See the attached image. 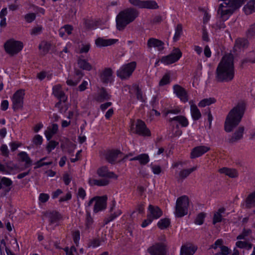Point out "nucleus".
Returning <instances> with one entry per match:
<instances>
[{
    "instance_id": "obj_33",
    "label": "nucleus",
    "mask_w": 255,
    "mask_h": 255,
    "mask_svg": "<svg viewBox=\"0 0 255 255\" xmlns=\"http://www.w3.org/2000/svg\"><path fill=\"white\" fill-rule=\"evenodd\" d=\"M109 180L107 179H90L89 183L91 185H97L98 186H106L109 184Z\"/></svg>"
},
{
    "instance_id": "obj_54",
    "label": "nucleus",
    "mask_w": 255,
    "mask_h": 255,
    "mask_svg": "<svg viewBox=\"0 0 255 255\" xmlns=\"http://www.w3.org/2000/svg\"><path fill=\"white\" fill-rule=\"evenodd\" d=\"M24 17L26 21L27 22L30 23L33 21L35 19L36 15L34 13H28L25 15Z\"/></svg>"
},
{
    "instance_id": "obj_4",
    "label": "nucleus",
    "mask_w": 255,
    "mask_h": 255,
    "mask_svg": "<svg viewBox=\"0 0 255 255\" xmlns=\"http://www.w3.org/2000/svg\"><path fill=\"white\" fill-rule=\"evenodd\" d=\"M188 206L189 198L187 196L184 195L178 198L175 206V216L181 218L187 215Z\"/></svg>"
},
{
    "instance_id": "obj_45",
    "label": "nucleus",
    "mask_w": 255,
    "mask_h": 255,
    "mask_svg": "<svg viewBox=\"0 0 255 255\" xmlns=\"http://www.w3.org/2000/svg\"><path fill=\"white\" fill-rule=\"evenodd\" d=\"M255 36V23L252 24L246 31V36L248 38H252Z\"/></svg>"
},
{
    "instance_id": "obj_27",
    "label": "nucleus",
    "mask_w": 255,
    "mask_h": 255,
    "mask_svg": "<svg viewBox=\"0 0 255 255\" xmlns=\"http://www.w3.org/2000/svg\"><path fill=\"white\" fill-rule=\"evenodd\" d=\"M221 173H224L231 178H236L238 176V173L236 169L223 167L219 169Z\"/></svg>"
},
{
    "instance_id": "obj_21",
    "label": "nucleus",
    "mask_w": 255,
    "mask_h": 255,
    "mask_svg": "<svg viewBox=\"0 0 255 255\" xmlns=\"http://www.w3.org/2000/svg\"><path fill=\"white\" fill-rule=\"evenodd\" d=\"M118 40L115 39H104L99 37L95 40V44L98 47L107 46L116 43Z\"/></svg>"
},
{
    "instance_id": "obj_1",
    "label": "nucleus",
    "mask_w": 255,
    "mask_h": 255,
    "mask_svg": "<svg viewBox=\"0 0 255 255\" xmlns=\"http://www.w3.org/2000/svg\"><path fill=\"white\" fill-rule=\"evenodd\" d=\"M235 76L234 56L229 54L224 56L216 70V79L219 82H229Z\"/></svg>"
},
{
    "instance_id": "obj_13",
    "label": "nucleus",
    "mask_w": 255,
    "mask_h": 255,
    "mask_svg": "<svg viewBox=\"0 0 255 255\" xmlns=\"http://www.w3.org/2000/svg\"><path fill=\"white\" fill-rule=\"evenodd\" d=\"M107 197L103 196L97 197L94 207V211L97 213L100 211L105 209L106 208Z\"/></svg>"
},
{
    "instance_id": "obj_62",
    "label": "nucleus",
    "mask_w": 255,
    "mask_h": 255,
    "mask_svg": "<svg viewBox=\"0 0 255 255\" xmlns=\"http://www.w3.org/2000/svg\"><path fill=\"white\" fill-rule=\"evenodd\" d=\"M152 221L153 220L151 219L150 217L147 216V219L142 222L141 226L142 228H145L147 227L149 224H150Z\"/></svg>"
},
{
    "instance_id": "obj_25",
    "label": "nucleus",
    "mask_w": 255,
    "mask_h": 255,
    "mask_svg": "<svg viewBox=\"0 0 255 255\" xmlns=\"http://www.w3.org/2000/svg\"><path fill=\"white\" fill-rule=\"evenodd\" d=\"M249 42L248 40L244 38H238L235 42L234 48L236 49H244L248 47Z\"/></svg>"
},
{
    "instance_id": "obj_56",
    "label": "nucleus",
    "mask_w": 255,
    "mask_h": 255,
    "mask_svg": "<svg viewBox=\"0 0 255 255\" xmlns=\"http://www.w3.org/2000/svg\"><path fill=\"white\" fill-rule=\"evenodd\" d=\"M0 151L3 156L7 157L8 156L9 151L7 146L5 144H2L0 147Z\"/></svg>"
},
{
    "instance_id": "obj_53",
    "label": "nucleus",
    "mask_w": 255,
    "mask_h": 255,
    "mask_svg": "<svg viewBox=\"0 0 255 255\" xmlns=\"http://www.w3.org/2000/svg\"><path fill=\"white\" fill-rule=\"evenodd\" d=\"M42 141V136L39 134L35 135L33 138V142L36 145H41Z\"/></svg>"
},
{
    "instance_id": "obj_46",
    "label": "nucleus",
    "mask_w": 255,
    "mask_h": 255,
    "mask_svg": "<svg viewBox=\"0 0 255 255\" xmlns=\"http://www.w3.org/2000/svg\"><path fill=\"white\" fill-rule=\"evenodd\" d=\"M206 217V214L204 212L200 213L195 220V223L197 225H201L204 223V219Z\"/></svg>"
},
{
    "instance_id": "obj_57",
    "label": "nucleus",
    "mask_w": 255,
    "mask_h": 255,
    "mask_svg": "<svg viewBox=\"0 0 255 255\" xmlns=\"http://www.w3.org/2000/svg\"><path fill=\"white\" fill-rule=\"evenodd\" d=\"M49 196L45 193H41L39 196V200L42 203H45L49 199Z\"/></svg>"
},
{
    "instance_id": "obj_60",
    "label": "nucleus",
    "mask_w": 255,
    "mask_h": 255,
    "mask_svg": "<svg viewBox=\"0 0 255 255\" xmlns=\"http://www.w3.org/2000/svg\"><path fill=\"white\" fill-rule=\"evenodd\" d=\"M80 232L79 231H76L73 234V239L74 243L77 244L80 240Z\"/></svg>"
},
{
    "instance_id": "obj_50",
    "label": "nucleus",
    "mask_w": 255,
    "mask_h": 255,
    "mask_svg": "<svg viewBox=\"0 0 255 255\" xmlns=\"http://www.w3.org/2000/svg\"><path fill=\"white\" fill-rule=\"evenodd\" d=\"M101 244V240L99 239L95 238L91 240L88 244V247L96 248L99 246Z\"/></svg>"
},
{
    "instance_id": "obj_39",
    "label": "nucleus",
    "mask_w": 255,
    "mask_h": 255,
    "mask_svg": "<svg viewBox=\"0 0 255 255\" xmlns=\"http://www.w3.org/2000/svg\"><path fill=\"white\" fill-rule=\"evenodd\" d=\"M170 224V221L169 219L164 218L161 219L157 223L158 227L161 229L163 230L166 229L169 227Z\"/></svg>"
},
{
    "instance_id": "obj_3",
    "label": "nucleus",
    "mask_w": 255,
    "mask_h": 255,
    "mask_svg": "<svg viewBox=\"0 0 255 255\" xmlns=\"http://www.w3.org/2000/svg\"><path fill=\"white\" fill-rule=\"evenodd\" d=\"M138 15V11L133 8H127L121 11L116 17L117 29L123 30L128 24L134 21Z\"/></svg>"
},
{
    "instance_id": "obj_8",
    "label": "nucleus",
    "mask_w": 255,
    "mask_h": 255,
    "mask_svg": "<svg viewBox=\"0 0 255 255\" xmlns=\"http://www.w3.org/2000/svg\"><path fill=\"white\" fill-rule=\"evenodd\" d=\"M181 56L182 52L179 48H176L168 55L163 56L161 61L165 64H170L177 61Z\"/></svg>"
},
{
    "instance_id": "obj_32",
    "label": "nucleus",
    "mask_w": 255,
    "mask_h": 255,
    "mask_svg": "<svg viewBox=\"0 0 255 255\" xmlns=\"http://www.w3.org/2000/svg\"><path fill=\"white\" fill-rule=\"evenodd\" d=\"M131 160H138L142 165L146 164L149 160V156L147 154L143 153L135 156L130 159Z\"/></svg>"
},
{
    "instance_id": "obj_42",
    "label": "nucleus",
    "mask_w": 255,
    "mask_h": 255,
    "mask_svg": "<svg viewBox=\"0 0 255 255\" xmlns=\"http://www.w3.org/2000/svg\"><path fill=\"white\" fill-rule=\"evenodd\" d=\"M94 222L93 218L91 217L90 213L89 211L86 212L85 225L86 228L87 229L91 227L92 225Z\"/></svg>"
},
{
    "instance_id": "obj_64",
    "label": "nucleus",
    "mask_w": 255,
    "mask_h": 255,
    "mask_svg": "<svg viewBox=\"0 0 255 255\" xmlns=\"http://www.w3.org/2000/svg\"><path fill=\"white\" fill-rule=\"evenodd\" d=\"M90 48V45L89 44H87L86 45H83L82 47L81 48L80 50V53H87Z\"/></svg>"
},
{
    "instance_id": "obj_38",
    "label": "nucleus",
    "mask_w": 255,
    "mask_h": 255,
    "mask_svg": "<svg viewBox=\"0 0 255 255\" xmlns=\"http://www.w3.org/2000/svg\"><path fill=\"white\" fill-rule=\"evenodd\" d=\"M216 100L214 98H209L204 99L201 100L198 104L199 107H205L207 106H209L216 102Z\"/></svg>"
},
{
    "instance_id": "obj_9",
    "label": "nucleus",
    "mask_w": 255,
    "mask_h": 255,
    "mask_svg": "<svg viewBox=\"0 0 255 255\" xmlns=\"http://www.w3.org/2000/svg\"><path fill=\"white\" fill-rule=\"evenodd\" d=\"M147 252L150 255H166L167 249L164 244L158 243L149 247Z\"/></svg>"
},
{
    "instance_id": "obj_11",
    "label": "nucleus",
    "mask_w": 255,
    "mask_h": 255,
    "mask_svg": "<svg viewBox=\"0 0 255 255\" xmlns=\"http://www.w3.org/2000/svg\"><path fill=\"white\" fill-rule=\"evenodd\" d=\"M210 149V148L204 145L198 146L193 148L190 153L192 159L201 156Z\"/></svg>"
},
{
    "instance_id": "obj_26",
    "label": "nucleus",
    "mask_w": 255,
    "mask_h": 255,
    "mask_svg": "<svg viewBox=\"0 0 255 255\" xmlns=\"http://www.w3.org/2000/svg\"><path fill=\"white\" fill-rule=\"evenodd\" d=\"M197 249L195 247L183 245L180 250V255H193Z\"/></svg>"
},
{
    "instance_id": "obj_29",
    "label": "nucleus",
    "mask_w": 255,
    "mask_h": 255,
    "mask_svg": "<svg viewBox=\"0 0 255 255\" xmlns=\"http://www.w3.org/2000/svg\"><path fill=\"white\" fill-rule=\"evenodd\" d=\"M48 217L50 219L49 221L51 224L58 222L62 218V216L58 212L56 211H53L50 212Z\"/></svg>"
},
{
    "instance_id": "obj_49",
    "label": "nucleus",
    "mask_w": 255,
    "mask_h": 255,
    "mask_svg": "<svg viewBox=\"0 0 255 255\" xmlns=\"http://www.w3.org/2000/svg\"><path fill=\"white\" fill-rule=\"evenodd\" d=\"M59 142L54 140H50L46 146V149L49 153L52 149H54L58 145Z\"/></svg>"
},
{
    "instance_id": "obj_24",
    "label": "nucleus",
    "mask_w": 255,
    "mask_h": 255,
    "mask_svg": "<svg viewBox=\"0 0 255 255\" xmlns=\"http://www.w3.org/2000/svg\"><path fill=\"white\" fill-rule=\"evenodd\" d=\"M20 161L25 162L24 168H27L32 165V161L27 153L24 151H21L18 154Z\"/></svg>"
},
{
    "instance_id": "obj_34",
    "label": "nucleus",
    "mask_w": 255,
    "mask_h": 255,
    "mask_svg": "<svg viewBox=\"0 0 255 255\" xmlns=\"http://www.w3.org/2000/svg\"><path fill=\"white\" fill-rule=\"evenodd\" d=\"M246 14H250L255 11V0H251L244 7Z\"/></svg>"
},
{
    "instance_id": "obj_63",
    "label": "nucleus",
    "mask_w": 255,
    "mask_h": 255,
    "mask_svg": "<svg viewBox=\"0 0 255 255\" xmlns=\"http://www.w3.org/2000/svg\"><path fill=\"white\" fill-rule=\"evenodd\" d=\"M42 30V27L40 26L34 27L32 29L31 31V34L37 35L41 32Z\"/></svg>"
},
{
    "instance_id": "obj_55",
    "label": "nucleus",
    "mask_w": 255,
    "mask_h": 255,
    "mask_svg": "<svg viewBox=\"0 0 255 255\" xmlns=\"http://www.w3.org/2000/svg\"><path fill=\"white\" fill-rule=\"evenodd\" d=\"M152 172L155 174H159L161 172V168L159 165H151Z\"/></svg>"
},
{
    "instance_id": "obj_19",
    "label": "nucleus",
    "mask_w": 255,
    "mask_h": 255,
    "mask_svg": "<svg viewBox=\"0 0 255 255\" xmlns=\"http://www.w3.org/2000/svg\"><path fill=\"white\" fill-rule=\"evenodd\" d=\"M164 43L163 41L154 38H149L147 43L148 48H157L159 51H162L164 49Z\"/></svg>"
},
{
    "instance_id": "obj_37",
    "label": "nucleus",
    "mask_w": 255,
    "mask_h": 255,
    "mask_svg": "<svg viewBox=\"0 0 255 255\" xmlns=\"http://www.w3.org/2000/svg\"><path fill=\"white\" fill-rule=\"evenodd\" d=\"M159 6L157 2L154 0H144L143 8L156 9Z\"/></svg>"
},
{
    "instance_id": "obj_14",
    "label": "nucleus",
    "mask_w": 255,
    "mask_h": 255,
    "mask_svg": "<svg viewBox=\"0 0 255 255\" xmlns=\"http://www.w3.org/2000/svg\"><path fill=\"white\" fill-rule=\"evenodd\" d=\"M148 210L149 213L147 216L153 220L159 218L162 215V210L158 206L149 205Z\"/></svg>"
},
{
    "instance_id": "obj_35",
    "label": "nucleus",
    "mask_w": 255,
    "mask_h": 255,
    "mask_svg": "<svg viewBox=\"0 0 255 255\" xmlns=\"http://www.w3.org/2000/svg\"><path fill=\"white\" fill-rule=\"evenodd\" d=\"M77 63L79 67L83 70L90 71L92 68V65L85 59H79Z\"/></svg>"
},
{
    "instance_id": "obj_48",
    "label": "nucleus",
    "mask_w": 255,
    "mask_h": 255,
    "mask_svg": "<svg viewBox=\"0 0 255 255\" xmlns=\"http://www.w3.org/2000/svg\"><path fill=\"white\" fill-rule=\"evenodd\" d=\"M39 48L42 49L43 54L44 55L49 51L50 48V44L47 42L42 43L39 45Z\"/></svg>"
},
{
    "instance_id": "obj_43",
    "label": "nucleus",
    "mask_w": 255,
    "mask_h": 255,
    "mask_svg": "<svg viewBox=\"0 0 255 255\" xmlns=\"http://www.w3.org/2000/svg\"><path fill=\"white\" fill-rule=\"evenodd\" d=\"M252 230L250 229H244L242 233L239 235L237 237V240H245L246 237L249 236L252 234Z\"/></svg>"
},
{
    "instance_id": "obj_5",
    "label": "nucleus",
    "mask_w": 255,
    "mask_h": 255,
    "mask_svg": "<svg viewBox=\"0 0 255 255\" xmlns=\"http://www.w3.org/2000/svg\"><path fill=\"white\" fill-rule=\"evenodd\" d=\"M136 63L134 61L123 65L117 71V75L122 80L128 79L135 69Z\"/></svg>"
},
{
    "instance_id": "obj_28",
    "label": "nucleus",
    "mask_w": 255,
    "mask_h": 255,
    "mask_svg": "<svg viewBox=\"0 0 255 255\" xmlns=\"http://www.w3.org/2000/svg\"><path fill=\"white\" fill-rule=\"evenodd\" d=\"M225 210V208L222 207L219 208L218 211L214 213L213 219V224L214 225H215L217 223L221 222L222 221V214L224 213Z\"/></svg>"
},
{
    "instance_id": "obj_36",
    "label": "nucleus",
    "mask_w": 255,
    "mask_h": 255,
    "mask_svg": "<svg viewBox=\"0 0 255 255\" xmlns=\"http://www.w3.org/2000/svg\"><path fill=\"white\" fill-rule=\"evenodd\" d=\"M245 207L247 209L255 207V199L251 193L246 199Z\"/></svg>"
},
{
    "instance_id": "obj_44",
    "label": "nucleus",
    "mask_w": 255,
    "mask_h": 255,
    "mask_svg": "<svg viewBox=\"0 0 255 255\" xmlns=\"http://www.w3.org/2000/svg\"><path fill=\"white\" fill-rule=\"evenodd\" d=\"M182 32V26L181 24H177L176 29H175V34L173 37V40L174 41H177L179 37H180V35H181Z\"/></svg>"
},
{
    "instance_id": "obj_16",
    "label": "nucleus",
    "mask_w": 255,
    "mask_h": 255,
    "mask_svg": "<svg viewBox=\"0 0 255 255\" xmlns=\"http://www.w3.org/2000/svg\"><path fill=\"white\" fill-rule=\"evenodd\" d=\"M245 128L243 126L239 127L234 132L232 137L228 139V142L230 143H234L243 137Z\"/></svg>"
},
{
    "instance_id": "obj_18",
    "label": "nucleus",
    "mask_w": 255,
    "mask_h": 255,
    "mask_svg": "<svg viewBox=\"0 0 255 255\" xmlns=\"http://www.w3.org/2000/svg\"><path fill=\"white\" fill-rule=\"evenodd\" d=\"M52 93L58 100L63 101V102H65L67 101V97L65 95L64 91L62 90V87L60 85H57L53 87Z\"/></svg>"
},
{
    "instance_id": "obj_22",
    "label": "nucleus",
    "mask_w": 255,
    "mask_h": 255,
    "mask_svg": "<svg viewBox=\"0 0 255 255\" xmlns=\"http://www.w3.org/2000/svg\"><path fill=\"white\" fill-rule=\"evenodd\" d=\"M111 98L110 95L105 88L102 87L98 95L95 98L96 101L98 102H103L105 100H109Z\"/></svg>"
},
{
    "instance_id": "obj_12",
    "label": "nucleus",
    "mask_w": 255,
    "mask_h": 255,
    "mask_svg": "<svg viewBox=\"0 0 255 255\" xmlns=\"http://www.w3.org/2000/svg\"><path fill=\"white\" fill-rule=\"evenodd\" d=\"M174 92L177 96L183 102H187L188 101L187 93L186 90L178 85H175L173 87Z\"/></svg>"
},
{
    "instance_id": "obj_15",
    "label": "nucleus",
    "mask_w": 255,
    "mask_h": 255,
    "mask_svg": "<svg viewBox=\"0 0 255 255\" xmlns=\"http://www.w3.org/2000/svg\"><path fill=\"white\" fill-rule=\"evenodd\" d=\"M122 153L118 149L109 150L106 153L105 157L106 160L111 164H114L116 160L120 154Z\"/></svg>"
},
{
    "instance_id": "obj_47",
    "label": "nucleus",
    "mask_w": 255,
    "mask_h": 255,
    "mask_svg": "<svg viewBox=\"0 0 255 255\" xmlns=\"http://www.w3.org/2000/svg\"><path fill=\"white\" fill-rule=\"evenodd\" d=\"M170 82V76L169 74H165L159 83L160 86H163L169 84Z\"/></svg>"
},
{
    "instance_id": "obj_2",
    "label": "nucleus",
    "mask_w": 255,
    "mask_h": 255,
    "mask_svg": "<svg viewBox=\"0 0 255 255\" xmlns=\"http://www.w3.org/2000/svg\"><path fill=\"white\" fill-rule=\"evenodd\" d=\"M246 110V103L241 101L230 111L224 123V129L226 132L232 131L239 125Z\"/></svg>"
},
{
    "instance_id": "obj_20",
    "label": "nucleus",
    "mask_w": 255,
    "mask_h": 255,
    "mask_svg": "<svg viewBox=\"0 0 255 255\" xmlns=\"http://www.w3.org/2000/svg\"><path fill=\"white\" fill-rule=\"evenodd\" d=\"M97 174L100 177H108L110 178L117 179L118 177L113 172L109 171L107 166H103L99 168L97 170Z\"/></svg>"
},
{
    "instance_id": "obj_10",
    "label": "nucleus",
    "mask_w": 255,
    "mask_h": 255,
    "mask_svg": "<svg viewBox=\"0 0 255 255\" xmlns=\"http://www.w3.org/2000/svg\"><path fill=\"white\" fill-rule=\"evenodd\" d=\"M136 133L142 136H150L149 129L146 127L145 124L141 120H137L136 124Z\"/></svg>"
},
{
    "instance_id": "obj_31",
    "label": "nucleus",
    "mask_w": 255,
    "mask_h": 255,
    "mask_svg": "<svg viewBox=\"0 0 255 255\" xmlns=\"http://www.w3.org/2000/svg\"><path fill=\"white\" fill-rule=\"evenodd\" d=\"M172 121L178 122L183 127H186L188 125V122L187 119L184 116H176L173 118H170L169 120V122H171Z\"/></svg>"
},
{
    "instance_id": "obj_7",
    "label": "nucleus",
    "mask_w": 255,
    "mask_h": 255,
    "mask_svg": "<svg viewBox=\"0 0 255 255\" xmlns=\"http://www.w3.org/2000/svg\"><path fill=\"white\" fill-rule=\"evenodd\" d=\"M24 90H17L13 95L12 98V109L14 111L21 109L23 107Z\"/></svg>"
},
{
    "instance_id": "obj_52",
    "label": "nucleus",
    "mask_w": 255,
    "mask_h": 255,
    "mask_svg": "<svg viewBox=\"0 0 255 255\" xmlns=\"http://www.w3.org/2000/svg\"><path fill=\"white\" fill-rule=\"evenodd\" d=\"M136 98L138 100L141 101L142 102H144L145 100L144 99V98L142 96V93L140 88L138 86H137L136 88Z\"/></svg>"
},
{
    "instance_id": "obj_58",
    "label": "nucleus",
    "mask_w": 255,
    "mask_h": 255,
    "mask_svg": "<svg viewBox=\"0 0 255 255\" xmlns=\"http://www.w3.org/2000/svg\"><path fill=\"white\" fill-rule=\"evenodd\" d=\"M220 249L221 255H228L230 254V250L228 247L221 246Z\"/></svg>"
},
{
    "instance_id": "obj_41",
    "label": "nucleus",
    "mask_w": 255,
    "mask_h": 255,
    "mask_svg": "<svg viewBox=\"0 0 255 255\" xmlns=\"http://www.w3.org/2000/svg\"><path fill=\"white\" fill-rule=\"evenodd\" d=\"M196 167H193L190 169H183L180 171L179 176L182 179L186 178L191 173L195 170Z\"/></svg>"
},
{
    "instance_id": "obj_6",
    "label": "nucleus",
    "mask_w": 255,
    "mask_h": 255,
    "mask_svg": "<svg viewBox=\"0 0 255 255\" xmlns=\"http://www.w3.org/2000/svg\"><path fill=\"white\" fill-rule=\"evenodd\" d=\"M23 46L22 42L14 39L7 40L4 45L5 51L10 55L18 53L22 50Z\"/></svg>"
},
{
    "instance_id": "obj_17",
    "label": "nucleus",
    "mask_w": 255,
    "mask_h": 255,
    "mask_svg": "<svg viewBox=\"0 0 255 255\" xmlns=\"http://www.w3.org/2000/svg\"><path fill=\"white\" fill-rule=\"evenodd\" d=\"M113 70L111 68H105L100 74L101 81L104 84L111 83L112 81Z\"/></svg>"
},
{
    "instance_id": "obj_61",
    "label": "nucleus",
    "mask_w": 255,
    "mask_h": 255,
    "mask_svg": "<svg viewBox=\"0 0 255 255\" xmlns=\"http://www.w3.org/2000/svg\"><path fill=\"white\" fill-rule=\"evenodd\" d=\"M71 198L72 194L71 192H68L65 196L61 197L59 201L60 202H64L70 200Z\"/></svg>"
},
{
    "instance_id": "obj_59",
    "label": "nucleus",
    "mask_w": 255,
    "mask_h": 255,
    "mask_svg": "<svg viewBox=\"0 0 255 255\" xmlns=\"http://www.w3.org/2000/svg\"><path fill=\"white\" fill-rule=\"evenodd\" d=\"M86 192L85 190L82 187H80L78 189V192L77 194V196L84 199L86 196Z\"/></svg>"
},
{
    "instance_id": "obj_40",
    "label": "nucleus",
    "mask_w": 255,
    "mask_h": 255,
    "mask_svg": "<svg viewBox=\"0 0 255 255\" xmlns=\"http://www.w3.org/2000/svg\"><path fill=\"white\" fill-rule=\"evenodd\" d=\"M236 246L241 249H247L250 250L253 246L252 244L245 241H238L236 242Z\"/></svg>"
},
{
    "instance_id": "obj_30",
    "label": "nucleus",
    "mask_w": 255,
    "mask_h": 255,
    "mask_svg": "<svg viewBox=\"0 0 255 255\" xmlns=\"http://www.w3.org/2000/svg\"><path fill=\"white\" fill-rule=\"evenodd\" d=\"M190 110L192 117L194 120H198L201 117V114L196 105L191 104Z\"/></svg>"
},
{
    "instance_id": "obj_23",
    "label": "nucleus",
    "mask_w": 255,
    "mask_h": 255,
    "mask_svg": "<svg viewBox=\"0 0 255 255\" xmlns=\"http://www.w3.org/2000/svg\"><path fill=\"white\" fill-rule=\"evenodd\" d=\"M12 184V181L9 178L5 177H0V189L2 188L5 187V192L6 193L8 192L11 189L10 186Z\"/></svg>"
},
{
    "instance_id": "obj_51",
    "label": "nucleus",
    "mask_w": 255,
    "mask_h": 255,
    "mask_svg": "<svg viewBox=\"0 0 255 255\" xmlns=\"http://www.w3.org/2000/svg\"><path fill=\"white\" fill-rule=\"evenodd\" d=\"M143 1L141 0H129L130 4L140 8H143Z\"/></svg>"
}]
</instances>
